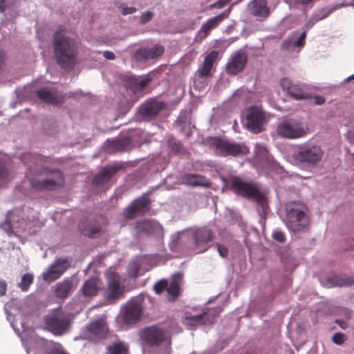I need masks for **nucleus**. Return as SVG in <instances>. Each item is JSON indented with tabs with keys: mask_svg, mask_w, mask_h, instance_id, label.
Listing matches in <instances>:
<instances>
[{
	"mask_svg": "<svg viewBox=\"0 0 354 354\" xmlns=\"http://www.w3.org/2000/svg\"><path fill=\"white\" fill-rule=\"evenodd\" d=\"M53 46L57 64L62 69L72 70L77 63L79 42L67 35L64 26H59L53 34Z\"/></svg>",
	"mask_w": 354,
	"mask_h": 354,
	"instance_id": "nucleus-1",
	"label": "nucleus"
},
{
	"mask_svg": "<svg viewBox=\"0 0 354 354\" xmlns=\"http://www.w3.org/2000/svg\"><path fill=\"white\" fill-rule=\"evenodd\" d=\"M37 223L34 216L29 217L23 209H16L8 212L0 227L10 236L31 235L35 233Z\"/></svg>",
	"mask_w": 354,
	"mask_h": 354,
	"instance_id": "nucleus-2",
	"label": "nucleus"
},
{
	"mask_svg": "<svg viewBox=\"0 0 354 354\" xmlns=\"http://www.w3.org/2000/svg\"><path fill=\"white\" fill-rule=\"evenodd\" d=\"M140 337L142 344L149 347L162 346L158 354H171V338L162 328L156 326L143 328L140 331Z\"/></svg>",
	"mask_w": 354,
	"mask_h": 354,
	"instance_id": "nucleus-3",
	"label": "nucleus"
},
{
	"mask_svg": "<svg viewBox=\"0 0 354 354\" xmlns=\"http://www.w3.org/2000/svg\"><path fill=\"white\" fill-rule=\"evenodd\" d=\"M228 187L234 193L246 198L254 199L263 209L266 205V197L260 192L256 184L245 181L238 176L232 177L228 181Z\"/></svg>",
	"mask_w": 354,
	"mask_h": 354,
	"instance_id": "nucleus-4",
	"label": "nucleus"
},
{
	"mask_svg": "<svg viewBox=\"0 0 354 354\" xmlns=\"http://www.w3.org/2000/svg\"><path fill=\"white\" fill-rule=\"evenodd\" d=\"M72 318L61 308H55L44 317L46 328L55 336H61L69 330Z\"/></svg>",
	"mask_w": 354,
	"mask_h": 354,
	"instance_id": "nucleus-5",
	"label": "nucleus"
},
{
	"mask_svg": "<svg viewBox=\"0 0 354 354\" xmlns=\"http://www.w3.org/2000/svg\"><path fill=\"white\" fill-rule=\"evenodd\" d=\"M308 208L301 202H290L286 205L287 225L292 231L297 232L304 229L308 223L306 214Z\"/></svg>",
	"mask_w": 354,
	"mask_h": 354,
	"instance_id": "nucleus-6",
	"label": "nucleus"
},
{
	"mask_svg": "<svg viewBox=\"0 0 354 354\" xmlns=\"http://www.w3.org/2000/svg\"><path fill=\"white\" fill-rule=\"evenodd\" d=\"M45 172L47 175H50L51 178L44 180H38L36 178H31L30 185L32 188L40 191H50L54 190L64 185V178L60 170L46 169Z\"/></svg>",
	"mask_w": 354,
	"mask_h": 354,
	"instance_id": "nucleus-7",
	"label": "nucleus"
},
{
	"mask_svg": "<svg viewBox=\"0 0 354 354\" xmlns=\"http://www.w3.org/2000/svg\"><path fill=\"white\" fill-rule=\"evenodd\" d=\"M324 155L323 150L317 146H304L295 152V159L300 162L313 166L318 163Z\"/></svg>",
	"mask_w": 354,
	"mask_h": 354,
	"instance_id": "nucleus-8",
	"label": "nucleus"
},
{
	"mask_svg": "<svg viewBox=\"0 0 354 354\" xmlns=\"http://www.w3.org/2000/svg\"><path fill=\"white\" fill-rule=\"evenodd\" d=\"M71 266V260L68 257L56 259L49 266L46 272L42 274L44 281L50 283L58 279Z\"/></svg>",
	"mask_w": 354,
	"mask_h": 354,
	"instance_id": "nucleus-9",
	"label": "nucleus"
},
{
	"mask_svg": "<svg viewBox=\"0 0 354 354\" xmlns=\"http://www.w3.org/2000/svg\"><path fill=\"white\" fill-rule=\"evenodd\" d=\"M210 145L214 149L216 153L220 156H237L245 153V150L241 145L232 143L219 138H212Z\"/></svg>",
	"mask_w": 354,
	"mask_h": 354,
	"instance_id": "nucleus-10",
	"label": "nucleus"
},
{
	"mask_svg": "<svg viewBox=\"0 0 354 354\" xmlns=\"http://www.w3.org/2000/svg\"><path fill=\"white\" fill-rule=\"evenodd\" d=\"M107 334V324L102 318L97 319L90 322L86 326L84 331L85 338L94 342H97L106 338Z\"/></svg>",
	"mask_w": 354,
	"mask_h": 354,
	"instance_id": "nucleus-11",
	"label": "nucleus"
},
{
	"mask_svg": "<svg viewBox=\"0 0 354 354\" xmlns=\"http://www.w3.org/2000/svg\"><path fill=\"white\" fill-rule=\"evenodd\" d=\"M265 122V113L261 109L252 106L249 109L245 118V126L249 131L255 133L261 132Z\"/></svg>",
	"mask_w": 354,
	"mask_h": 354,
	"instance_id": "nucleus-12",
	"label": "nucleus"
},
{
	"mask_svg": "<svg viewBox=\"0 0 354 354\" xmlns=\"http://www.w3.org/2000/svg\"><path fill=\"white\" fill-rule=\"evenodd\" d=\"M106 297L109 299H117L120 297L124 290V287L121 284V276L116 272H110L106 274Z\"/></svg>",
	"mask_w": 354,
	"mask_h": 354,
	"instance_id": "nucleus-13",
	"label": "nucleus"
},
{
	"mask_svg": "<svg viewBox=\"0 0 354 354\" xmlns=\"http://www.w3.org/2000/svg\"><path fill=\"white\" fill-rule=\"evenodd\" d=\"M278 133L287 138H297L303 137L306 134L301 124L295 120L284 121L277 127Z\"/></svg>",
	"mask_w": 354,
	"mask_h": 354,
	"instance_id": "nucleus-14",
	"label": "nucleus"
},
{
	"mask_svg": "<svg viewBox=\"0 0 354 354\" xmlns=\"http://www.w3.org/2000/svg\"><path fill=\"white\" fill-rule=\"evenodd\" d=\"M281 88L295 100H304L309 97L307 86L304 84H293L288 78L280 81Z\"/></svg>",
	"mask_w": 354,
	"mask_h": 354,
	"instance_id": "nucleus-15",
	"label": "nucleus"
},
{
	"mask_svg": "<svg viewBox=\"0 0 354 354\" xmlns=\"http://www.w3.org/2000/svg\"><path fill=\"white\" fill-rule=\"evenodd\" d=\"M149 209V200L145 197L140 198L134 200L131 204L124 209L123 216L126 219H132L137 216L144 215Z\"/></svg>",
	"mask_w": 354,
	"mask_h": 354,
	"instance_id": "nucleus-16",
	"label": "nucleus"
},
{
	"mask_svg": "<svg viewBox=\"0 0 354 354\" xmlns=\"http://www.w3.org/2000/svg\"><path fill=\"white\" fill-rule=\"evenodd\" d=\"M248 59V54L244 51L239 50L236 52L231 56L226 66V73L231 75H235L243 71Z\"/></svg>",
	"mask_w": 354,
	"mask_h": 354,
	"instance_id": "nucleus-17",
	"label": "nucleus"
},
{
	"mask_svg": "<svg viewBox=\"0 0 354 354\" xmlns=\"http://www.w3.org/2000/svg\"><path fill=\"white\" fill-rule=\"evenodd\" d=\"M230 6L227 9L222 13L208 19L204 24L202 25L200 30L198 31V36L201 39L206 38L212 31L216 28L225 19H227L232 10Z\"/></svg>",
	"mask_w": 354,
	"mask_h": 354,
	"instance_id": "nucleus-18",
	"label": "nucleus"
},
{
	"mask_svg": "<svg viewBox=\"0 0 354 354\" xmlns=\"http://www.w3.org/2000/svg\"><path fill=\"white\" fill-rule=\"evenodd\" d=\"M194 249L197 252H203L208 248V243L213 239V232L211 230L202 227L194 232Z\"/></svg>",
	"mask_w": 354,
	"mask_h": 354,
	"instance_id": "nucleus-19",
	"label": "nucleus"
},
{
	"mask_svg": "<svg viewBox=\"0 0 354 354\" xmlns=\"http://www.w3.org/2000/svg\"><path fill=\"white\" fill-rule=\"evenodd\" d=\"M249 12L259 21H264L270 15L266 0H252L248 6Z\"/></svg>",
	"mask_w": 354,
	"mask_h": 354,
	"instance_id": "nucleus-20",
	"label": "nucleus"
},
{
	"mask_svg": "<svg viewBox=\"0 0 354 354\" xmlns=\"http://www.w3.org/2000/svg\"><path fill=\"white\" fill-rule=\"evenodd\" d=\"M142 314L141 304L136 301L128 302L123 310L122 319L125 324H135L140 320Z\"/></svg>",
	"mask_w": 354,
	"mask_h": 354,
	"instance_id": "nucleus-21",
	"label": "nucleus"
},
{
	"mask_svg": "<svg viewBox=\"0 0 354 354\" xmlns=\"http://www.w3.org/2000/svg\"><path fill=\"white\" fill-rule=\"evenodd\" d=\"M165 107L164 102L151 100L140 106L139 112L144 120H149L155 118Z\"/></svg>",
	"mask_w": 354,
	"mask_h": 354,
	"instance_id": "nucleus-22",
	"label": "nucleus"
},
{
	"mask_svg": "<svg viewBox=\"0 0 354 354\" xmlns=\"http://www.w3.org/2000/svg\"><path fill=\"white\" fill-rule=\"evenodd\" d=\"M164 53V48L160 45H155L150 48H140L138 49L133 57L137 62H145L149 59L157 58Z\"/></svg>",
	"mask_w": 354,
	"mask_h": 354,
	"instance_id": "nucleus-23",
	"label": "nucleus"
},
{
	"mask_svg": "<svg viewBox=\"0 0 354 354\" xmlns=\"http://www.w3.org/2000/svg\"><path fill=\"white\" fill-rule=\"evenodd\" d=\"M80 232L84 236L93 238L102 232L101 223L97 219L87 218L82 220L78 224Z\"/></svg>",
	"mask_w": 354,
	"mask_h": 354,
	"instance_id": "nucleus-24",
	"label": "nucleus"
},
{
	"mask_svg": "<svg viewBox=\"0 0 354 354\" xmlns=\"http://www.w3.org/2000/svg\"><path fill=\"white\" fill-rule=\"evenodd\" d=\"M218 57V53L216 50H212L205 56L202 67L196 71V75L198 78H206L211 75L214 63L216 61Z\"/></svg>",
	"mask_w": 354,
	"mask_h": 354,
	"instance_id": "nucleus-25",
	"label": "nucleus"
},
{
	"mask_svg": "<svg viewBox=\"0 0 354 354\" xmlns=\"http://www.w3.org/2000/svg\"><path fill=\"white\" fill-rule=\"evenodd\" d=\"M121 166L111 165L102 168L93 178V183L95 185H102L108 182L112 176L117 173Z\"/></svg>",
	"mask_w": 354,
	"mask_h": 354,
	"instance_id": "nucleus-26",
	"label": "nucleus"
},
{
	"mask_svg": "<svg viewBox=\"0 0 354 354\" xmlns=\"http://www.w3.org/2000/svg\"><path fill=\"white\" fill-rule=\"evenodd\" d=\"M37 95L39 99L48 104H58L62 100L55 88H41L37 91Z\"/></svg>",
	"mask_w": 354,
	"mask_h": 354,
	"instance_id": "nucleus-27",
	"label": "nucleus"
},
{
	"mask_svg": "<svg viewBox=\"0 0 354 354\" xmlns=\"http://www.w3.org/2000/svg\"><path fill=\"white\" fill-rule=\"evenodd\" d=\"M132 148V142L130 138L123 137L113 140L109 142L107 151L114 153L116 152H124Z\"/></svg>",
	"mask_w": 354,
	"mask_h": 354,
	"instance_id": "nucleus-28",
	"label": "nucleus"
},
{
	"mask_svg": "<svg viewBox=\"0 0 354 354\" xmlns=\"http://www.w3.org/2000/svg\"><path fill=\"white\" fill-rule=\"evenodd\" d=\"M102 281L97 277L87 279L83 284L81 292L84 297H94L100 289Z\"/></svg>",
	"mask_w": 354,
	"mask_h": 354,
	"instance_id": "nucleus-29",
	"label": "nucleus"
},
{
	"mask_svg": "<svg viewBox=\"0 0 354 354\" xmlns=\"http://www.w3.org/2000/svg\"><path fill=\"white\" fill-rule=\"evenodd\" d=\"M136 227L139 232H142L147 234H151L162 230V226L159 223L148 219H143L140 221H138L136 223Z\"/></svg>",
	"mask_w": 354,
	"mask_h": 354,
	"instance_id": "nucleus-30",
	"label": "nucleus"
},
{
	"mask_svg": "<svg viewBox=\"0 0 354 354\" xmlns=\"http://www.w3.org/2000/svg\"><path fill=\"white\" fill-rule=\"evenodd\" d=\"M151 81L148 77H130L127 80V86L134 93L143 91Z\"/></svg>",
	"mask_w": 354,
	"mask_h": 354,
	"instance_id": "nucleus-31",
	"label": "nucleus"
},
{
	"mask_svg": "<svg viewBox=\"0 0 354 354\" xmlns=\"http://www.w3.org/2000/svg\"><path fill=\"white\" fill-rule=\"evenodd\" d=\"M329 287H346L354 285V277L332 275L326 279Z\"/></svg>",
	"mask_w": 354,
	"mask_h": 354,
	"instance_id": "nucleus-32",
	"label": "nucleus"
},
{
	"mask_svg": "<svg viewBox=\"0 0 354 354\" xmlns=\"http://www.w3.org/2000/svg\"><path fill=\"white\" fill-rule=\"evenodd\" d=\"M185 183L191 186H203L209 187L210 183L209 180L201 175L197 174H185L183 177Z\"/></svg>",
	"mask_w": 354,
	"mask_h": 354,
	"instance_id": "nucleus-33",
	"label": "nucleus"
},
{
	"mask_svg": "<svg viewBox=\"0 0 354 354\" xmlns=\"http://www.w3.org/2000/svg\"><path fill=\"white\" fill-rule=\"evenodd\" d=\"M207 313L198 314L196 315H189L186 313L185 317V323L191 326H196L198 324H207L212 323L208 317Z\"/></svg>",
	"mask_w": 354,
	"mask_h": 354,
	"instance_id": "nucleus-34",
	"label": "nucleus"
},
{
	"mask_svg": "<svg viewBox=\"0 0 354 354\" xmlns=\"http://www.w3.org/2000/svg\"><path fill=\"white\" fill-rule=\"evenodd\" d=\"M73 287V282L70 279H66L58 283L55 286V295L57 298H66Z\"/></svg>",
	"mask_w": 354,
	"mask_h": 354,
	"instance_id": "nucleus-35",
	"label": "nucleus"
},
{
	"mask_svg": "<svg viewBox=\"0 0 354 354\" xmlns=\"http://www.w3.org/2000/svg\"><path fill=\"white\" fill-rule=\"evenodd\" d=\"M129 346L122 342H115L107 346L106 354H128Z\"/></svg>",
	"mask_w": 354,
	"mask_h": 354,
	"instance_id": "nucleus-36",
	"label": "nucleus"
},
{
	"mask_svg": "<svg viewBox=\"0 0 354 354\" xmlns=\"http://www.w3.org/2000/svg\"><path fill=\"white\" fill-rule=\"evenodd\" d=\"M167 292L169 295L168 299L174 301L177 299L180 292V285L177 280L174 279L167 287Z\"/></svg>",
	"mask_w": 354,
	"mask_h": 354,
	"instance_id": "nucleus-37",
	"label": "nucleus"
},
{
	"mask_svg": "<svg viewBox=\"0 0 354 354\" xmlns=\"http://www.w3.org/2000/svg\"><path fill=\"white\" fill-rule=\"evenodd\" d=\"M169 146L171 147V151L175 153H184L186 152L183 145L181 142L178 141L174 138L169 140Z\"/></svg>",
	"mask_w": 354,
	"mask_h": 354,
	"instance_id": "nucleus-38",
	"label": "nucleus"
},
{
	"mask_svg": "<svg viewBox=\"0 0 354 354\" xmlns=\"http://www.w3.org/2000/svg\"><path fill=\"white\" fill-rule=\"evenodd\" d=\"M33 282V275L30 273H26L22 276L21 281L19 286L23 291H26Z\"/></svg>",
	"mask_w": 354,
	"mask_h": 354,
	"instance_id": "nucleus-39",
	"label": "nucleus"
},
{
	"mask_svg": "<svg viewBox=\"0 0 354 354\" xmlns=\"http://www.w3.org/2000/svg\"><path fill=\"white\" fill-rule=\"evenodd\" d=\"M140 271V265L137 261H133L128 266V274L130 277L137 278Z\"/></svg>",
	"mask_w": 354,
	"mask_h": 354,
	"instance_id": "nucleus-40",
	"label": "nucleus"
},
{
	"mask_svg": "<svg viewBox=\"0 0 354 354\" xmlns=\"http://www.w3.org/2000/svg\"><path fill=\"white\" fill-rule=\"evenodd\" d=\"M168 286V281L167 279H161L157 281L153 286V290L156 294H161Z\"/></svg>",
	"mask_w": 354,
	"mask_h": 354,
	"instance_id": "nucleus-41",
	"label": "nucleus"
},
{
	"mask_svg": "<svg viewBox=\"0 0 354 354\" xmlns=\"http://www.w3.org/2000/svg\"><path fill=\"white\" fill-rule=\"evenodd\" d=\"M330 14V12H326L324 14L320 15V14H315L313 16L312 19L307 22L306 26L310 28H311L316 22L325 19Z\"/></svg>",
	"mask_w": 354,
	"mask_h": 354,
	"instance_id": "nucleus-42",
	"label": "nucleus"
},
{
	"mask_svg": "<svg viewBox=\"0 0 354 354\" xmlns=\"http://www.w3.org/2000/svg\"><path fill=\"white\" fill-rule=\"evenodd\" d=\"M154 15L151 11H146L143 12L139 19V23L142 25L147 24V22L150 21L152 18L153 17Z\"/></svg>",
	"mask_w": 354,
	"mask_h": 354,
	"instance_id": "nucleus-43",
	"label": "nucleus"
},
{
	"mask_svg": "<svg viewBox=\"0 0 354 354\" xmlns=\"http://www.w3.org/2000/svg\"><path fill=\"white\" fill-rule=\"evenodd\" d=\"M272 236L274 241L281 243H284L286 240L284 232L279 230H274L272 232Z\"/></svg>",
	"mask_w": 354,
	"mask_h": 354,
	"instance_id": "nucleus-44",
	"label": "nucleus"
},
{
	"mask_svg": "<svg viewBox=\"0 0 354 354\" xmlns=\"http://www.w3.org/2000/svg\"><path fill=\"white\" fill-rule=\"evenodd\" d=\"M8 175V171L6 165L2 160H0V180L6 179Z\"/></svg>",
	"mask_w": 354,
	"mask_h": 354,
	"instance_id": "nucleus-45",
	"label": "nucleus"
},
{
	"mask_svg": "<svg viewBox=\"0 0 354 354\" xmlns=\"http://www.w3.org/2000/svg\"><path fill=\"white\" fill-rule=\"evenodd\" d=\"M332 340L336 344L341 345L344 343L345 340L344 335L341 333H336L335 334L333 335Z\"/></svg>",
	"mask_w": 354,
	"mask_h": 354,
	"instance_id": "nucleus-46",
	"label": "nucleus"
},
{
	"mask_svg": "<svg viewBox=\"0 0 354 354\" xmlns=\"http://www.w3.org/2000/svg\"><path fill=\"white\" fill-rule=\"evenodd\" d=\"M232 0H218L210 5L212 8H222L228 4Z\"/></svg>",
	"mask_w": 354,
	"mask_h": 354,
	"instance_id": "nucleus-47",
	"label": "nucleus"
},
{
	"mask_svg": "<svg viewBox=\"0 0 354 354\" xmlns=\"http://www.w3.org/2000/svg\"><path fill=\"white\" fill-rule=\"evenodd\" d=\"M216 247H217V250H218L219 254L222 257H226L227 256L228 249L225 245H224L223 244L217 243Z\"/></svg>",
	"mask_w": 354,
	"mask_h": 354,
	"instance_id": "nucleus-48",
	"label": "nucleus"
},
{
	"mask_svg": "<svg viewBox=\"0 0 354 354\" xmlns=\"http://www.w3.org/2000/svg\"><path fill=\"white\" fill-rule=\"evenodd\" d=\"M137 11L136 8L131 6V7H124L121 10V13L123 15H127L129 14H133Z\"/></svg>",
	"mask_w": 354,
	"mask_h": 354,
	"instance_id": "nucleus-49",
	"label": "nucleus"
},
{
	"mask_svg": "<svg viewBox=\"0 0 354 354\" xmlns=\"http://www.w3.org/2000/svg\"><path fill=\"white\" fill-rule=\"evenodd\" d=\"M306 37V32H304L300 35L299 39L295 42L294 46H297V47L303 46L304 45V41H305Z\"/></svg>",
	"mask_w": 354,
	"mask_h": 354,
	"instance_id": "nucleus-50",
	"label": "nucleus"
},
{
	"mask_svg": "<svg viewBox=\"0 0 354 354\" xmlns=\"http://www.w3.org/2000/svg\"><path fill=\"white\" fill-rule=\"evenodd\" d=\"M7 290V283L0 279V296H3L6 295Z\"/></svg>",
	"mask_w": 354,
	"mask_h": 354,
	"instance_id": "nucleus-51",
	"label": "nucleus"
},
{
	"mask_svg": "<svg viewBox=\"0 0 354 354\" xmlns=\"http://www.w3.org/2000/svg\"><path fill=\"white\" fill-rule=\"evenodd\" d=\"M313 98L315 103L317 105H322L325 102V97L322 95H317Z\"/></svg>",
	"mask_w": 354,
	"mask_h": 354,
	"instance_id": "nucleus-52",
	"label": "nucleus"
},
{
	"mask_svg": "<svg viewBox=\"0 0 354 354\" xmlns=\"http://www.w3.org/2000/svg\"><path fill=\"white\" fill-rule=\"evenodd\" d=\"M50 354H68L64 348L61 346L59 348H54L51 350Z\"/></svg>",
	"mask_w": 354,
	"mask_h": 354,
	"instance_id": "nucleus-53",
	"label": "nucleus"
},
{
	"mask_svg": "<svg viewBox=\"0 0 354 354\" xmlns=\"http://www.w3.org/2000/svg\"><path fill=\"white\" fill-rule=\"evenodd\" d=\"M103 55L106 59L110 60H113L115 58V54L111 51H104Z\"/></svg>",
	"mask_w": 354,
	"mask_h": 354,
	"instance_id": "nucleus-54",
	"label": "nucleus"
},
{
	"mask_svg": "<svg viewBox=\"0 0 354 354\" xmlns=\"http://www.w3.org/2000/svg\"><path fill=\"white\" fill-rule=\"evenodd\" d=\"M295 1L297 3L301 4L303 6H308L313 3L315 0H295Z\"/></svg>",
	"mask_w": 354,
	"mask_h": 354,
	"instance_id": "nucleus-55",
	"label": "nucleus"
},
{
	"mask_svg": "<svg viewBox=\"0 0 354 354\" xmlns=\"http://www.w3.org/2000/svg\"><path fill=\"white\" fill-rule=\"evenodd\" d=\"M5 59V53L3 50H0V68L3 64Z\"/></svg>",
	"mask_w": 354,
	"mask_h": 354,
	"instance_id": "nucleus-56",
	"label": "nucleus"
},
{
	"mask_svg": "<svg viewBox=\"0 0 354 354\" xmlns=\"http://www.w3.org/2000/svg\"><path fill=\"white\" fill-rule=\"evenodd\" d=\"M5 8H6L5 1L4 0H0V12H4Z\"/></svg>",
	"mask_w": 354,
	"mask_h": 354,
	"instance_id": "nucleus-57",
	"label": "nucleus"
},
{
	"mask_svg": "<svg viewBox=\"0 0 354 354\" xmlns=\"http://www.w3.org/2000/svg\"><path fill=\"white\" fill-rule=\"evenodd\" d=\"M261 149L263 151V152H265L266 153H267V151L266 150L265 148H261Z\"/></svg>",
	"mask_w": 354,
	"mask_h": 354,
	"instance_id": "nucleus-58",
	"label": "nucleus"
}]
</instances>
